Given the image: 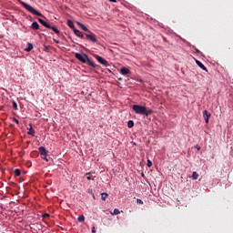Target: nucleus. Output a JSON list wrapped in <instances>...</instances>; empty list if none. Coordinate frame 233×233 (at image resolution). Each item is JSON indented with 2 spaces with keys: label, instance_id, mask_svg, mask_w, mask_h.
<instances>
[{
  "label": "nucleus",
  "instance_id": "f257e3e1",
  "mask_svg": "<svg viewBox=\"0 0 233 233\" xmlns=\"http://www.w3.org/2000/svg\"><path fill=\"white\" fill-rule=\"evenodd\" d=\"M132 110H134L135 113L139 114L140 116H146V117H148L150 114H154V110L147 109V106H145L134 105L132 106Z\"/></svg>",
  "mask_w": 233,
  "mask_h": 233
},
{
  "label": "nucleus",
  "instance_id": "f03ea898",
  "mask_svg": "<svg viewBox=\"0 0 233 233\" xmlns=\"http://www.w3.org/2000/svg\"><path fill=\"white\" fill-rule=\"evenodd\" d=\"M75 57L78 59L81 63H86L88 66H92V68H96V64L94 62L90 61V58L85 53H76Z\"/></svg>",
  "mask_w": 233,
  "mask_h": 233
},
{
  "label": "nucleus",
  "instance_id": "7ed1b4c3",
  "mask_svg": "<svg viewBox=\"0 0 233 233\" xmlns=\"http://www.w3.org/2000/svg\"><path fill=\"white\" fill-rule=\"evenodd\" d=\"M20 5L27 10V12H30V14H33L34 15H38V17H43V14L37 10H35L32 5L26 4L25 2L20 1Z\"/></svg>",
  "mask_w": 233,
  "mask_h": 233
},
{
  "label": "nucleus",
  "instance_id": "20e7f679",
  "mask_svg": "<svg viewBox=\"0 0 233 233\" xmlns=\"http://www.w3.org/2000/svg\"><path fill=\"white\" fill-rule=\"evenodd\" d=\"M38 22L40 25H43V26H45L46 28H49L50 30H53L55 34H57V35H59L60 32L55 26L50 25V24L45 22V20H43L42 18H38Z\"/></svg>",
  "mask_w": 233,
  "mask_h": 233
},
{
  "label": "nucleus",
  "instance_id": "39448f33",
  "mask_svg": "<svg viewBox=\"0 0 233 233\" xmlns=\"http://www.w3.org/2000/svg\"><path fill=\"white\" fill-rule=\"evenodd\" d=\"M38 151L42 159H45V161H48V158H46V156H48V153L46 152V148L45 147H38Z\"/></svg>",
  "mask_w": 233,
  "mask_h": 233
},
{
  "label": "nucleus",
  "instance_id": "423d86ee",
  "mask_svg": "<svg viewBox=\"0 0 233 233\" xmlns=\"http://www.w3.org/2000/svg\"><path fill=\"white\" fill-rule=\"evenodd\" d=\"M94 57L100 65H103V66H109L108 61L105 60V58L101 57L99 55H95Z\"/></svg>",
  "mask_w": 233,
  "mask_h": 233
},
{
  "label": "nucleus",
  "instance_id": "0eeeda50",
  "mask_svg": "<svg viewBox=\"0 0 233 233\" xmlns=\"http://www.w3.org/2000/svg\"><path fill=\"white\" fill-rule=\"evenodd\" d=\"M86 39L88 41H91V43H97V38H96V35L92 33L91 31L88 34H85Z\"/></svg>",
  "mask_w": 233,
  "mask_h": 233
},
{
  "label": "nucleus",
  "instance_id": "6e6552de",
  "mask_svg": "<svg viewBox=\"0 0 233 233\" xmlns=\"http://www.w3.org/2000/svg\"><path fill=\"white\" fill-rule=\"evenodd\" d=\"M210 113H208V111H207V110H204L203 111V117H204V119H205V123L206 124H208V120L210 119Z\"/></svg>",
  "mask_w": 233,
  "mask_h": 233
},
{
  "label": "nucleus",
  "instance_id": "1a4fd4ad",
  "mask_svg": "<svg viewBox=\"0 0 233 233\" xmlns=\"http://www.w3.org/2000/svg\"><path fill=\"white\" fill-rule=\"evenodd\" d=\"M120 74L122 76H128V74H130V69H128V67H122L120 69Z\"/></svg>",
  "mask_w": 233,
  "mask_h": 233
},
{
  "label": "nucleus",
  "instance_id": "9d476101",
  "mask_svg": "<svg viewBox=\"0 0 233 233\" xmlns=\"http://www.w3.org/2000/svg\"><path fill=\"white\" fill-rule=\"evenodd\" d=\"M76 25L78 26H80V28L84 31V32H87V34L90 32L88 30V27H86L85 25H83L81 22H76Z\"/></svg>",
  "mask_w": 233,
  "mask_h": 233
},
{
  "label": "nucleus",
  "instance_id": "9b49d317",
  "mask_svg": "<svg viewBox=\"0 0 233 233\" xmlns=\"http://www.w3.org/2000/svg\"><path fill=\"white\" fill-rule=\"evenodd\" d=\"M75 35L80 37L81 39H85V35L81 33L78 29H74Z\"/></svg>",
  "mask_w": 233,
  "mask_h": 233
},
{
  "label": "nucleus",
  "instance_id": "f8f14e48",
  "mask_svg": "<svg viewBox=\"0 0 233 233\" xmlns=\"http://www.w3.org/2000/svg\"><path fill=\"white\" fill-rule=\"evenodd\" d=\"M27 134L29 136H33V137L35 136V130H34V127H32V124H29V130Z\"/></svg>",
  "mask_w": 233,
  "mask_h": 233
},
{
  "label": "nucleus",
  "instance_id": "ddd939ff",
  "mask_svg": "<svg viewBox=\"0 0 233 233\" xmlns=\"http://www.w3.org/2000/svg\"><path fill=\"white\" fill-rule=\"evenodd\" d=\"M196 64L198 65V66H199V68H201V70L207 72V67L205 66V65H203V63H201L199 60H196Z\"/></svg>",
  "mask_w": 233,
  "mask_h": 233
},
{
  "label": "nucleus",
  "instance_id": "4468645a",
  "mask_svg": "<svg viewBox=\"0 0 233 233\" xmlns=\"http://www.w3.org/2000/svg\"><path fill=\"white\" fill-rule=\"evenodd\" d=\"M31 28H33V30H39V24L36 21H34L31 25Z\"/></svg>",
  "mask_w": 233,
  "mask_h": 233
},
{
  "label": "nucleus",
  "instance_id": "2eb2a0df",
  "mask_svg": "<svg viewBox=\"0 0 233 233\" xmlns=\"http://www.w3.org/2000/svg\"><path fill=\"white\" fill-rule=\"evenodd\" d=\"M34 48V46L32 43L27 44V47L25 49V52H31V50Z\"/></svg>",
  "mask_w": 233,
  "mask_h": 233
},
{
  "label": "nucleus",
  "instance_id": "dca6fc26",
  "mask_svg": "<svg viewBox=\"0 0 233 233\" xmlns=\"http://www.w3.org/2000/svg\"><path fill=\"white\" fill-rule=\"evenodd\" d=\"M67 26H69V28H72L73 30H76L74 22L72 20H67Z\"/></svg>",
  "mask_w": 233,
  "mask_h": 233
},
{
  "label": "nucleus",
  "instance_id": "f3484780",
  "mask_svg": "<svg viewBox=\"0 0 233 233\" xmlns=\"http://www.w3.org/2000/svg\"><path fill=\"white\" fill-rule=\"evenodd\" d=\"M198 177H199V174H198V172L194 171L192 173V179L196 180V179H198Z\"/></svg>",
  "mask_w": 233,
  "mask_h": 233
},
{
  "label": "nucleus",
  "instance_id": "a211bd4d",
  "mask_svg": "<svg viewBox=\"0 0 233 233\" xmlns=\"http://www.w3.org/2000/svg\"><path fill=\"white\" fill-rule=\"evenodd\" d=\"M108 198V195L106 193L101 194V199L102 201H106V198Z\"/></svg>",
  "mask_w": 233,
  "mask_h": 233
},
{
  "label": "nucleus",
  "instance_id": "6ab92c4d",
  "mask_svg": "<svg viewBox=\"0 0 233 233\" xmlns=\"http://www.w3.org/2000/svg\"><path fill=\"white\" fill-rule=\"evenodd\" d=\"M14 174H15V176L16 177H19V176H21V170H19V169H15Z\"/></svg>",
  "mask_w": 233,
  "mask_h": 233
},
{
  "label": "nucleus",
  "instance_id": "aec40b11",
  "mask_svg": "<svg viewBox=\"0 0 233 233\" xmlns=\"http://www.w3.org/2000/svg\"><path fill=\"white\" fill-rule=\"evenodd\" d=\"M77 221H79V223H83V221H85V216L80 215V216L77 218Z\"/></svg>",
  "mask_w": 233,
  "mask_h": 233
},
{
  "label": "nucleus",
  "instance_id": "412c9836",
  "mask_svg": "<svg viewBox=\"0 0 233 233\" xmlns=\"http://www.w3.org/2000/svg\"><path fill=\"white\" fill-rule=\"evenodd\" d=\"M127 127H128V128L134 127V122H133L132 120H129V121L127 122Z\"/></svg>",
  "mask_w": 233,
  "mask_h": 233
},
{
  "label": "nucleus",
  "instance_id": "4be33fe9",
  "mask_svg": "<svg viewBox=\"0 0 233 233\" xmlns=\"http://www.w3.org/2000/svg\"><path fill=\"white\" fill-rule=\"evenodd\" d=\"M113 216H117V214H120V211L117 208H115L113 210V213H111Z\"/></svg>",
  "mask_w": 233,
  "mask_h": 233
},
{
  "label": "nucleus",
  "instance_id": "5701e85b",
  "mask_svg": "<svg viewBox=\"0 0 233 233\" xmlns=\"http://www.w3.org/2000/svg\"><path fill=\"white\" fill-rule=\"evenodd\" d=\"M13 108L14 110H17V103L13 100Z\"/></svg>",
  "mask_w": 233,
  "mask_h": 233
},
{
  "label": "nucleus",
  "instance_id": "b1692460",
  "mask_svg": "<svg viewBox=\"0 0 233 233\" xmlns=\"http://www.w3.org/2000/svg\"><path fill=\"white\" fill-rule=\"evenodd\" d=\"M45 52H48L50 50V46H44Z\"/></svg>",
  "mask_w": 233,
  "mask_h": 233
},
{
  "label": "nucleus",
  "instance_id": "393cba45",
  "mask_svg": "<svg viewBox=\"0 0 233 233\" xmlns=\"http://www.w3.org/2000/svg\"><path fill=\"white\" fill-rule=\"evenodd\" d=\"M147 167H148V168L152 167V161H150L149 159H147Z\"/></svg>",
  "mask_w": 233,
  "mask_h": 233
},
{
  "label": "nucleus",
  "instance_id": "a878e982",
  "mask_svg": "<svg viewBox=\"0 0 233 233\" xmlns=\"http://www.w3.org/2000/svg\"><path fill=\"white\" fill-rule=\"evenodd\" d=\"M137 203H138L139 205H143V200L141 198H137Z\"/></svg>",
  "mask_w": 233,
  "mask_h": 233
},
{
  "label": "nucleus",
  "instance_id": "bb28decb",
  "mask_svg": "<svg viewBox=\"0 0 233 233\" xmlns=\"http://www.w3.org/2000/svg\"><path fill=\"white\" fill-rule=\"evenodd\" d=\"M87 192H88V194H91V196L94 195V191L92 190V188H88Z\"/></svg>",
  "mask_w": 233,
  "mask_h": 233
},
{
  "label": "nucleus",
  "instance_id": "cd10ccee",
  "mask_svg": "<svg viewBox=\"0 0 233 233\" xmlns=\"http://www.w3.org/2000/svg\"><path fill=\"white\" fill-rule=\"evenodd\" d=\"M86 179H88V181H90V179H91L90 173L86 174Z\"/></svg>",
  "mask_w": 233,
  "mask_h": 233
},
{
  "label": "nucleus",
  "instance_id": "c85d7f7f",
  "mask_svg": "<svg viewBox=\"0 0 233 233\" xmlns=\"http://www.w3.org/2000/svg\"><path fill=\"white\" fill-rule=\"evenodd\" d=\"M42 218H50V214L46 213V214L42 215Z\"/></svg>",
  "mask_w": 233,
  "mask_h": 233
},
{
  "label": "nucleus",
  "instance_id": "c756f323",
  "mask_svg": "<svg viewBox=\"0 0 233 233\" xmlns=\"http://www.w3.org/2000/svg\"><path fill=\"white\" fill-rule=\"evenodd\" d=\"M13 121H15V123H16V125H19V121L17 120V118L14 117Z\"/></svg>",
  "mask_w": 233,
  "mask_h": 233
},
{
  "label": "nucleus",
  "instance_id": "7c9ffc66",
  "mask_svg": "<svg viewBox=\"0 0 233 233\" xmlns=\"http://www.w3.org/2000/svg\"><path fill=\"white\" fill-rule=\"evenodd\" d=\"M54 43H56V45H59V40L53 39Z\"/></svg>",
  "mask_w": 233,
  "mask_h": 233
},
{
  "label": "nucleus",
  "instance_id": "2f4dec72",
  "mask_svg": "<svg viewBox=\"0 0 233 233\" xmlns=\"http://www.w3.org/2000/svg\"><path fill=\"white\" fill-rule=\"evenodd\" d=\"M91 232H92V233H96V227H93V228H92Z\"/></svg>",
  "mask_w": 233,
  "mask_h": 233
},
{
  "label": "nucleus",
  "instance_id": "473e14b6",
  "mask_svg": "<svg viewBox=\"0 0 233 233\" xmlns=\"http://www.w3.org/2000/svg\"><path fill=\"white\" fill-rule=\"evenodd\" d=\"M196 148H197V150H201V147H199V146H196Z\"/></svg>",
  "mask_w": 233,
  "mask_h": 233
},
{
  "label": "nucleus",
  "instance_id": "72a5a7b5",
  "mask_svg": "<svg viewBox=\"0 0 233 233\" xmlns=\"http://www.w3.org/2000/svg\"><path fill=\"white\" fill-rule=\"evenodd\" d=\"M196 53H197V54H200L201 51H199V49H196Z\"/></svg>",
  "mask_w": 233,
  "mask_h": 233
},
{
  "label": "nucleus",
  "instance_id": "f704fd0d",
  "mask_svg": "<svg viewBox=\"0 0 233 233\" xmlns=\"http://www.w3.org/2000/svg\"><path fill=\"white\" fill-rule=\"evenodd\" d=\"M110 3H116L117 1L116 0H109Z\"/></svg>",
  "mask_w": 233,
  "mask_h": 233
},
{
  "label": "nucleus",
  "instance_id": "c9c22d12",
  "mask_svg": "<svg viewBox=\"0 0 233 233\" xmlns=\"http://www.w3.org/2000/svg\"><path fill=\"white\" fill-rule=\"evenodd\" d=\"M142 177H145V173H141Z\"/></svg>",
  "mask_w": 233,
  "mask_h": 233
},
{
  "label": "nucleus",
  "instance_id": "e433bc0d",
  "mask_svg": "<svg viewBox=\"0 0 233 233\" xmlns=\"http://www.w3.org/2000/svg\"><path fill=\"white\" fill-rule=\"evenodd\" d=\"M92 197H93V198H95V199H96V195H94V193H93Z\"/></svg>",
  "mask_w": 233,
  "mask_h": 233
}]
</instances>
